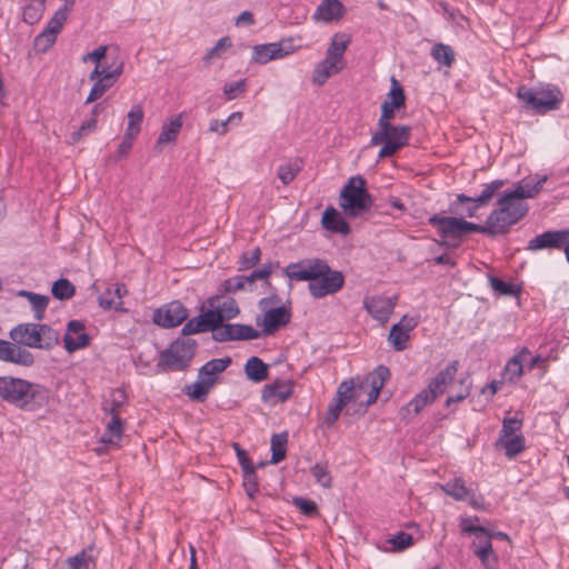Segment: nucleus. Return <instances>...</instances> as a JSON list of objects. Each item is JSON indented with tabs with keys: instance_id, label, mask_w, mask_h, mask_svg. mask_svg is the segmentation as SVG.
Returning <instances> with one entry per match:
<instances>
[{
	"instance_id": "16",
	"label": "nucleus",
	"mask_w": 569,
	"mask_h": 569,
	"mask_svg": "<svg viewBox=\"0 0 569 569\" xmlns=\"http://www.w3.org/2000/svg\"><path fill=\"white\" fill-rule=\"evenodd\" d=\"M569 243V229L550 230L532 238L527 246L529 251H539L543 249H562Z\"/></svg>"
},
{
	"instance_id": "63",
	"label": "nucleus",
	"mask_w": 569,
	"mask_h": 569,
	"mask_svg": "<svg viewBox=\"0 0 569 569\" xmlns=\"http://www.w3.org/2000/svg\"><path fill=\"white\" fill-rule=\"evenodd\" d=\"M67 21L66 16H63L62 12L56 11L51 19L49 20L47 27L44 30L52 33L53 36L58 37L60 31L63 28L64 22Z\"/></svg>"
},
{
	"instance_id": "57",
	"label": "nucleus",
	"mask_w": 569,
	"mask_h": 569,
	"mask_svg": "<svg viewBox=\"0 0 569 569\" xmlns=\"http://www.w3.org/2000/svg\"><path fill=\"white\" fill-rule=\"evenodd\" d=\"M57 37L52 33L43 30L40 34H38L34 39V48L38 52L48 51L56 42Z\"/></svg>"
},
{
	"instance_id": "50",
	"label": "nucleus",
	"mask_w": 569,
	"mask_h": 569,
	"mask_svg": "<svg viewBox=\"0 0 569 569\" xmlns=\"http://www.w3.org/2000/svg\"><path fill=\"white\" fill-rule=\"evenodd\" d=\"M431 57L445 67H451L455 62V51L448 44L437 43L431 49Z\"/></svg>"
},
{
	"instance_id": "22",
	"label": "nucleus",
	"mask_w": 569,
	"mask_h": 569,
	"mask_svg": "<svg viewBox=\"0 0 569 569\" xmlns=\"http://www.w3.org/2000/svg\"><path fill=\"white\" fill-rule=\"evenodd\" d=\"M390 377V371L386 366H378L373 372L368 375L363 381H361L359 389H369L367 405L376 402L381 388Z\"/></svg>"
},
{
	"instance_id": "45",
	"label": "nucleus",
	"mask_w": 569,
	"mask_h": 569,
	"mask_svg": "<svg viewBox=\"0 0 569 569\" xmlns=\"http://www.w3.org/2000/svg\"><path fill=\"white\" fill-rule=\"evenodd\" d=\"M144 112L140 104H133L127 114V128L124 133L137 138L141 131Z\"/></svg>"
},
{
	"instance_id": "49",
	"label": "nucleus",
	"mask_w": 569,
	"mask_h": 569,
	"mask_svg": "<svg viewBox=\"0 0 569 569\" xmlns=\"http://www.w3.org/2000/svg\"><path fill=\"white\" fill-rule=\"evenodd\" d=\"M288 436L286 432L273 435L271 438V460L276 465L284 459L287 452Z\"/></svg>"
},
{
	"instance_id": "23",
	"label": "nucleus",
	"mask_w": 569,
	"mask_h": 569,
	"mask_svg": "<svg viewBox=\"0 0 569 569\" xmlns=\"http://www.w3.org/2000/svg\"><path fill=\"white\" fill-rule=\"evenodd\" d=\"M291 319V312L284 306H277L264 310L262 320V332L263 335H271L281 327L289 323Z\"/></svg>"
},
{
	"instance_id": "38",
	"label": "nucleus",
	"mask_w": 569,
	"mask_h": 569,
	"mask_svg": "<svg viewBox=\"0 0 569 569\" xmlns=\"http://www.w3.org/2000/svg\"><path fill=\"white\" fill-rule=\"evenodd\" d=\"M497 447L505 449L507 458L513 459L526 449V440L522 435H515L506 438H498Z\"/></svg>"
},
{
	"instance_id": "15",
	"label": "nucleus",
	"mask_w": 569,
	"mask_h": 569,
	"mask_svg": "<svg viewBox=\"0 0 569 569\" xmlns=\"http://www.w3.org/2000/svg\"><path fill=\"white\" fill-rule=\"evenodd\" d=\"M221 322V316L213 313L209 307L206 311L188 320L182 327V335L190 336L200 332L211 331L212 339L214 340V330H218L219 323Z\"/></svg>"
},
{
	"instance_id": "46",
	"label": "nucleus",
	"mask_w": 569,
	"mask_h": 569,
	"mask_svg": "<svg viewBox=\"0 0 569 569\" xmlns=\"http://www.w3.org/2000/svg\"><path fill=\"white\" fill-rule=\"evenodd\" d=\"M232 360L230 357L217 358L206 362L199 370V377L217 378V375L223 372Z\"/></svg>"
},
{
	"instance_id": "54",
	"label": "nucleus",
	"mask_w": 569,
	"mask_h": 569,
	"mask_svg": "<svg viewBox=\"0 0 569 569\" xmlns=\"http://www.w3.org/2000/svg\"><path fill=\"white\" fill-rule=\"evenodd\" d=\"M385 101L398 109L405 106L406 96L403 89L393 77L391 78V90L388 94V99Z\"/></svg>"
},
{
	"instance_id": "37",
	"label": "nucleus",
	"mask_w": 569,
	"mask_h": 569,
	"mask_svg": "<svg viewBox=\"0 0 569 569\" xmlns=\"http://www.w3.org/2000/svg\"><path fill=\"white\" fill-rule=\"evenodd\" d=\"M244 373L248 380L259 383L269 378V367L259 357H250L244 365Z\"/></svg>"
},
{
	"instance_id": "32",
	"label": "nucleus",
	"mask_w": 569,
	"mask_h": 569,
	"mask_svg": "<svg viewBox=\"0 0 569 569\" xmlns=\"http://www.w3.org/2000/svg\"><path fill=\"white\" fill-rule=\"evenodd\" d=\"M437 398L427 388L417 393L411 401L400 409L403 418H411L420 413L427 406L435 402Z\"/></svg>"
},
{
	"instance_id": "24",
	"label": "nucleus",
	"mask_w": 569,
	"mask_h": 569,
	"mask_svg": "<svg viewBox=\"0 0 569 569\" xmlns=\"http://www.w3.org/2000/svg\"><path fill=\"white\" fill-rule=\"evenodd\" d=\"M346 9L339 0H323L312 14L316 22L332 23L342 19Z\"/></svg>"
},
{
	"instance_id": "42",
	"label": "nucleus",
	"mask_w": 569,
	"mask_h": 569,
	"mask_svg": "<svg viewBox=\"0 0 569 569\" xmlns=\"http://www.w3.org/2000/svg\"><path fill=\"white\" fill-rule=\"evenodd\" d=\"M530 355V351L527 348H522L521 351L512 357L506 365L505 372L510 382H515L518 380L523 373V362L527 360V357Z\"/></svg>"
},
{
	"instance_id": "36",
	"label": "nucleus",
	"mask_w": 569,
	"mask_h": 569,
	"mask_svg": "<svg viewBox=\"0 0 569 569\" xmlns=\"http://www.w3.org/2000/svg\"><path fill=\"white\" fill-rule=\"evenodd\" d=\"M321 222L323 228L331 232H338L341 234H348L350 232L349 223L332 207H329L323 211Z\"/></svg>"
},
{
	"instance_id": "14",
	"label": "nucleus",
	"mask_w": 569,
	"mask_h": 569,
	"mask_svg": "<svg viewBox=\"0 0 569 569\" xmlns=\"http://www.w3.org/2000/svg\"><path fill=\"white\" fill-rule=\"evenodd\" d=\"M259 337L260 332L250 325L220 322L218 330H214V341L218 342L253 340Z\"/></svg>"
},
{
	"instance_id": "30",
	"label": "nucleus",
	"mask_w": 569,
	"mask_h": 569,
	"mask_svg": "<svg viewBox=\"0 0 569 569\" xmlns=\"http://www.w3.org/2000/svg\"><path fill=\"white\" fill-rule=\"evenodd\" d=\"M429 223L437 227L442 238L461 237V219L456 217H439L437 214L429 218Z\"/></svg>"
},
{
	"instance_id": "8",
	"label": "nucleus",
	"mask_w": 569,
	"mask_h": 569,
	"mask_svg": "<svg viewBox=\"0 0 569 569\" xmlns=\"http://www.w3.org/2000/svg\"><path fill=\"white\" fill-rule=\"evenodd\" d=\"M517 96L528 108L537 113L557 110L563 100L561 91L555 86L541 89L522 86L518 89Z\"/></svg>"
},
{
	"instance_id": "1",
	"label": "nucleus",
	"mask_w": 569,
	"mask_h": 569,
	"mask_svg": "<svg viewBox=\"0 0 569 569\" xmlns=\"http://www.w3.org/2000/svg\"><path fill=\"white\" fill-rule=\"evenodd\" d=\"M0 398L23 410H36L48 402L49 392L39 383L11 376L0 377Z\"/></svg>"
},
{
	"instance_id": "35",
	"label": "nucleus",
	"mask_w": 569,
	"mask_h": 569,
	"mask_svg": "<svg viewBox=\"0 0 569 569\" xmlns=\"http://www.w3.org/2000/svg\"><path fill=\"white\" fill-rule=\"evenodd\" d=\"M342 69L343 64H339L326 57L315 66L312 71V82L315 84L322 86L331 76L339 73Z\"/></svg>"
},
{
	"instance_id": "43",
	"label": "nucleus",
	"mask_w": 569,
	"mask_h": 569,
	"mask_svg": "<svg viewBox=\"0 0 569 569\" xmlns=\"http://www.w3.org/2000/svg\"><path fill=\"white\" fill-rule=\"evenodd\" d=\"M47 0H27L22 8V20L28 24L40 21L46 10Z\"/></svg>"
},
{
	"instance_id": "51",
	"label": "nucleus",
	"mask_w": 569,
	"mask_h": 569,
	"mask_svg": "<svg viewBox=\"0 0 569 569\" xmlns=\"http://www.w3.org/2000/svg\"><path fill=\"white\" fill-rule=\"evenodd\" d=\"M310 473L322 488L330 489L332 487V477L327 462H317L310 468Z\"/></svg>"
},
{
	"instance_id": "20",
	"label": "nucleus",
	"mask_w": 569,
	"mask_h": 569,
	"mask_svg": "<svg viewBox=\"0 0 569 569\" xmlns=\"http://www.w3.org/2000/svg\"><path fill=\"white\" fill-rule=\"evenodd\" d=\"M90 342V337L84 332V323L80 320H71L67 325V331L63 336L64 348L69 353L86 348Z\"/></svg>"
},
{
	"instance_id": "13",
	"label": "nucleus",
	"mask_w": 569,
	"mask_h": 569,
	"mask_svg": "<svg viewBox=\"0 0 569 569\" xmlns=\"http://www.w3.org/2000/svg\"><path fill=\"white\" fill-rule=\"evenodd\" d=\"M295 386L291 379H276L263 386L261 401L270 406L283 403L292 397Z\"/></svg>"
},
{
	"instance_id": "6",
	"label": "nucleus",
	"mask_w": 569,
	"mask_h": 569,
	"mask_svg": "<svg viewBox=\"0 0 569 569\" xmlns=\"http://www.w3.org/2000/svg\"><path fill=\"white\" fill-rule=\"evenodd\" d=\"M10 339L22 348L49 350L59 342L58 332L48 325L19 323L9 331Z\"/></svg>"
},
{
	"instance_id": "61",
	"label": "nucleus",
	"mask_w": 569,
	"mask_h": 569,
	"mask_svg": "<svg viewBox=\"0 0 569 569\" xmlns=\"http://www.w3.org/2000/svg\"><path fill=\"white\" fill-rule=\"evenodd\" d=\"M389 542L395 547V549L401 551L412 546L413 538L408 532L399 531L391 539H389Z\"/></svg>"
},
{
	"instance_id": "34",
	"label": "nucleus",
	"mask_w": 569,
	"mask_h": 569,
	"mask_svg": "<svg viewBox=\"0 0 569 569\" xmlns=\"http://www.w3.org/2000/svg\"><path fill=\"white\" fill-rule=\"evenodd\" d=\"M127 295L126 287H106V290L99 295V306L106 310H123L122 297Z\"/></svg>"
},
{
	"instance_id": "52",
	"label": "nucleus",
	"mask_w": 569,
	"mask_h": 569,
	"mask_svg": "<svg viewBox=\"0 0 569 569\" xmlns=\"http://www.w3.org/2000/svg\"><path fill=\"white\" fill-rule=\"evenodd\" d=\"M300 170L301 164L298 160L289 161L278 167L277 176L281 182L287 186L295 180Z\"/></svg>"
},
{
	"instance_id": "3",
	"label": "nucleus",
	"mask_w": 569,
	"mask_h": 569,
	"mask_svg": "<svg viewBox=\"0 0 569 569\" xmlns=\"http://www.w3.org/2000/svg\"><path fill=\"white\" fill-rule=\"evenodd\" d=\"M528 211L529 206L525 201L515 197L511 191H505L498 200V208L487 218L490 236L506 234Z\"/></svg>"
},
{
	"instance_id": "27",
	"label": "nucleus",
	"mask_w": 569,
	"mask_h": 569,
	"mask_svg": "<svg viewBox=\"0 0 569 569\" xmlns=\"http://www.w3.org/2000/svg\"><path fill=\"white\" fill-rule=\"evenodd\" d=\"M208 306L212 309L213 313L221 316V322L230 320L239 313L237 301L231 297L216 296L209 298Z\"/></svg>"
},
{
	"instance_id": "9",
	"label": "nucleus",
	"mask_w": 569,
	"mask_h": 569,
	"mask_svg": "<svg viewBox=\"0 0 569 569\" xmlns=\"http://www.w3.org/2000/svg\"><path fill=\"white\" fill-rule=\"evenodd\" d=\"M410 138V127L388 124L386 129L377 128L372 133L370 143L372 146L382 144L378 158L392 157L398 150L403 148Z\"/></svg>"
},
{
	"instance_id": "47",
	"label": "nucleus",
	"mask_w": 569,
	"mask_h": 569,
	"mask_svg": "<svg viewBox=\"0 0 569 569\" xmlns=\"http://www.w3.org/2000/svg\"><path fill=\"white\" fill-rule=\"evenodd\" d=\"M441 489L457 501L469 499L470 489L465 485L462 478H455L441 486Z\"/></svg>"
},
{
	"instance_id": "7",
	"label": "nucleus",
	"mask_w": 569,
	"mask_h": 569,
	"mask_svg": "<svg viewBox=\"0 0 569 569\" xmlns=\"http://www.w3.org/2000/svg\"><path fill=\"white\" fill-rule=\"evenodd\" d=\"M365 186V179L357 176L350 178L342 188L339 204L348 217H359L371 208L372 198Z\"/></svg>"
},
{
	"instance_id": "33",
	"label": "nucleus",
	"mask_w": 569,
	"mask_h": 569,
	"mask_svg": "<svg viewBox=\"0 0 569 569\" xmlns=\"http://www.w3.org/2000/svg\"><path fill=\"white\" fill-rule=\"evenodd\" d=\"M119 79V71L113 73H106L102 77L96 79H89L93 81V86L86 99V103H92L99 100L110 88H112Z\"/></svg>"
},
{
	"instance_id": "59",
	"label": "nucleus",
	"mask_w": 569,
	"mask_h": 569,
	"mask_svg": "<svg viewBox=\"0 0 569 569\" xmlns=\"http://www.w3.org/2000/svg\"><path fill=\"white\" fill-rule=\"evenodd\" d=\"M292 502L305 516L313 517L318 515L317 505L312 500L302 497H296L293 498Z\"/></svg>"
},
{
	"instance_id": "18",
	"label": "nucleus",
	"mask_w": 569,
	"mask_h": 569,
	"mask_svg": "<svg viewBox=\"0 0 569 569\" xmlns=\"http://www.w3.org/2000/svg\"><path fill=\"white\" fill-rule=\"evenodd\" d=\"M505 184L503 180H493L485 187L478 197H468L463 193L457 196V201L460 203L468 202L469 207L466 209V216L473 217L480 207H483L490 202L495 193L502 188Z\"/></svg>"
},
{
	"instance_id": "44",
	"label": "nucleus",
	"mask_w": 569,
	"mask_h": 569,
	"mask_svg": "<svg viewBox=\"0 0 569 569\" xmlns=\"http://www.w3.org/2000/svg\"><path fill=\"white\" fill-rule=\"evenodd\" d=\"M18 296L26 297L29 300L32 310L34 311V319L41 321L44 317V311L49 303V297L27 290H20Z\"/></svg>"
},
{
	"instance_id": "62",
	"label": "nucleus",
	"mask_w": 569,
	"mask_h": 569,
	"mask_svg": "<svg viewBox=\"0 0 569 569\" xmlns=\"http://www.w3.org/2000/svg\"><path fill=\"white\" fill-rule=\"evenodd\" d=\"M396 109L398 108L392 107L390 103L383 101L381 104V116L378 120L377 128H382L385 130L388 124H391V121L395 118Z\"/></svg>"
},
{
	"instance_id": "40",
	"label": "nucleus",
	"mask_w": 569,
	"mask_h": 569,
	"mask_svg": "<svg viewBox=\"0 0 569 569\" xmlns=\"http://www.w3.org/2000/svg\"><path fill=\"white\" fill-rule=\"evenodd\" d=\"M124 421L120 417H111L101 437V442L118 446L123 435Z\"/></svg>"
},
{
	"instance_id": "56",
	"label": "nucleus",
	"mask_w": 569,
	"mask_h": 569,
	"mask_svg": "<svg viewBox=\"0 0 569 569\" xmlns=\"http://www.w3.org/2000/svg\"><path fill=\"white\" fill-rule=\"evenodd\" d=\"M522 427V420L519 418H508L506 417L502 421V428L499 433V438H506L515 436L517 431H519Z\"/></svg>"
},
{
	"instance_id": "26",
	"label": "nucleus",
	"mask_w": 569,
	"mask_h": 569,
	"mask_svg": "<svg viewBox=\"0 0 569 569\" xmlns=\"http://www.w3.org/2000/svg\"><path fill=\"white\" fill-rule=\"evenodd\" d=\"M188 317L187 310L180 305H170L166 310H158L154 322L164 328L179 326Z\"/></svg>"
},
{
	"instance_id": "17",
	"label": "nucleus",
	"mask_w": 569,
	"mask_h": 569,
	"mask_svg": "<svg viewBox=\"0 0 569 569\" xmlns=\"http://www.w3.org/2000/svg\"><path fill=\"white\" fill-rule=\"evenodd\" d=\"M0 361L30 367L34 363V357L18 343L0 339Z\"/></svg>"
},
{
	"instance_id": "53",
	"label": "nucleus",
	"mask_w": 569,
	"mask_h": 569,
	"mask_svg": "<svg viewBox=\"0 0 569 569\" xmlns=\"http://www.w3.org/2000/svg\"><path fill=\"white\" fill-rule=\"evenodd\" d=\"M231 40L229 37H223L217 41V43L208 50L203 57V62L209 66L213 60L220 58L231 47Z\"/></svg>"
},
{
	"instance_id": "39",
	"label": "nucleus",
	"mask_w": 569,
	"mask_h": 569,
	"mask_svg": "<svg viewBox=\"0 0 569 569\" xmlns=\"http://www.w3.org/2000/svg\"><path fill=\"white\" fill-rule=\"evenodd\" d=\"M472 519H461V529L468 535H475L476 537L485 536L488 539H500L510 542V538L506 532L492 531L482 526H476L471 523Z\"/></svg>"
},
{
	"instance_id": "29",
	"label": "nucleus",
	"mask_w": 569,
	"mask_h": 569,
	"mask_svg": "<svg viewBox=\"0 0 569 569\" xmlns=\"http://www.w3.org/2000/svg\"><path fill=\"white\" fill-rule=\"evenodd\" d=\"M547 181V176H538L536 178H528L519 181L513 190H510L515 197L523 201L536 197L542 189L543 183Z\"/></svg>"
},
{
	"instance_id": "10",
	"label": "nucleus",
	"mask_w": 569,
	"mask_h": 569,
	"mask_svg": "<svg viewBox=\"0 0 569 569\" xmlns=\"http://www.w3.org/2000/svg\"><path fill=\"white\" fill-rule=\"evenodd\" d=\"M197 342L193 339H178L160 356V362L172 370L186 369L196 352Z\"/></svg>"
},
{
	"instance_id": "2",
	"label": "nucleus",
	"mask_w": 569,
	"mask_h": 569,
	"mask_svg": "<svg viewBox=\"0 0 569 569\" xmlns=\"http://www.w3.org/2000/svg\"><path fill=\"white\" fill-rule=\"evenodd\" d=\"M284 273L291 281L297 282L320 280V284L345 283L342 272L331 270L327 261L319 258H307L289 263L284 268Z\"/></svg>"
},
{
	"instance_id": "41",
	"label": "nucleus",
	"mask_w": 569,
	"mask_h": 569,
	"mask_svg": "<svg viewBox=\"0 0 569 569\" xmlns=\"http://www.w3.org/2000/svg\"><path fill=\"white\" fill-rule=\"evenodd\" d=\"M127 403V395L121 389L111 390L109 398L102 403V410L104 413L111 417H119L122 407Z\"/></svg>"
},
{
	"instance_id": "25",
	"label": "nucleus",
	"mask_w": 569,
	"mask_h": 569,
	"mask_svg": "<svg viewBox=\"0 0 569 569\" xmlns=\"http://www.w3.org/2000/svg\"><path fill=\"white\" fill-rule=\"evenodd\" d=\"M459 369V361L452 360L450 363L446 366L442 370H440L437 376L431 379V381L426 387L429 392L435 395L436 398L443 395L447 387L453 381Z\"/></svg>"
},
{
	"instance_id": "11",
	"label": "nucleus",
	"mask_w": 569,
	"mask_h": 569,
	"mask_svg": "<svg viewBox=\"0 0 569 569\" xmlns=\"http://www.w3.org/2000/svg\"><path fill=\"white\" fill-rule=\"evenodd\" d=\"M397 302V295L390 297L371 296L363 299V307L375 320L385 325L389 321Z\"/></svg>"
},
{
	"instance_id": "64",
	"label": "nucleus",
	"mask_w": 569,
	"mask_h": 569,
	"mask_svg": "<svg viewBox=\"0 0 569 569\" xmlns=\"http://www.w3.org/2000/svg\"><path fill=\"white\" fill-rule=\"evenodd\" d=\"M90 557L84 550L67 559L69 569H88Z\"/></svg>"
},
{
	"instance_id": "60",
	"label": "nucleus",
	"mask_w": 569,
	"mask_h": 569,
	"mask_svg": "<svg viewBox=\"0 0 569 569\" xmlns=\"http://www.w3.org/2000/svg\"><path fill=\"white\" fill-rule=\"evenodd\" d=\"M247 80L241 79L236 82L226 83L223 86V93L227 96L229 100H233L238 98L241 93L246 91Z\"/></svg>"
},
{
	"instance_id": "5",
	"label": "nucleus",
	"mask_w": 569,
	"mask_h": 569,
	"mask_svg": "<svg viewBox=\"0 0 569 569\" xmlns=\"http://www.w3.org/2000/svg\"><path fill=\"white\" fill-rule=\"evenodd\" d=\"M528 211L529 206L525 201L515 197L511 191H505L498 200V208L487 218L490 236L506 234Z\"/></svg>"
},
{
	"instance_id": "12",
	"label": "nucleus",
	"mask_w": 569,
	"mask_h": 569,
	"mask_svg": "<svg viewBox=\"0 0 569 569\" xmlns=\"http://www.w3.org/2000/svg\"><path fill=\"white\" fill-rule=\"evenodd\" d=\"M359 397L360 395H357L352 380L342 381L338 387L335 399L328 406L323 422L327 426H332L338 420L340 412L347 402Z\"/></svg>"
},
{
	"instance_id": "55",
	"label": "nucleus",
	"mask_w": 569,
	"mask_h": 569,
	"mask_svg": "<svg viewBox=\"0 0 569 569\" xmlns=\"http://www.w3.org/2000/svg\"><path fill=\"white\" fill-rule=\"evenodd\" d=\"M270 273H271V267L264 264L260 269L252 270L250 272V274L247 277H237L234 284H246V283L254 282L257 280H267L268 277L270 276Z\"/></svg>"
},
{
	"instance_id": "31",
	"label": "nucleus",
	"mask_w": 569,
	"mask_h": 569,
	"mask_svg": "<svg viewBox=\"0 0 569 569\" xmlns=\"http://www.w3.org/2000/svg\"><path fill=\"white\" fill-rule=\"evenodd\" d=\"M216 382L217 378H202L198 376L196 382L184 386L183 393L192 401L204 402Z\"/></svg>"
},
{
	"instance_id": "48",
	"label": "nucleus",
	"mask_w": 569,
	"mask_h": 569,
	"mask_svg": "<svg viewBox=\"0 0 569 569\" xmlns=\"http://www.w3.org/2000/svg\"><path fill=\"white\" fill-rule=\"evenodd\" d=\"M347 47L348 41L343 39V36L336 34L326 51V57L339 64H343V54Z\"/></svg>"
},
{
	"instance_id": "28",
	"label": "nucleus",
	"mask_w": 569,
	"mask_h": 569,
	"mask_svg": "<svg viewBox=\"0 0 569 569\" xmlns=\"http://www.w3.org/2000/svg\"><path fill=\"white\" fill-rule=\"evenodd\" d=\"M182 114H178L164 122L154 144V149L161 151L166 144L174 143L182 128Z\"/></svg>"
},
{
	"instance_id": "19",
	"label": "nucleus",
	"mask_w": 569,
	"mask_h": 569,
	"mask_svg": "<svg viewBox=\"0 0 569 569\" xmlns=\"http://www.w3.org/2000/svg\"><path fill=\"white\" fill-rule=\"evenodd\" d=\"M418 319L415 317L403 316L398 323H395L389 332L388 341L397 351L407 349L409 341V332L418 326Z\"/></svg>"
},
{
	"instance_id": "4",
	"label": "nucleus",
	"mask_w": 569,
	"mask_h": 569,
	"mask_svg": "<svg viewBox=\"0 0 569 569\" xmlns=\"http://www.w3.org/2000/svg\"><path fill=\"white\" fill-rule=\"evenodd\" d=\"M528 211L529 206L525 201L515 197L511 191H505L498 200V208L487 218L490 236L506 234Z\"/></svg>"
},
{
	"instance_id": "58",
	"label": "nucleus",
	"mask_w": 569,
	"mask_h": 569,
	"mask_svg": "<svg viewBox=\"0 0 569 569\" xmlns=\"http://www.w3.org/2000/svg\"><path fill=\"white\" fill-rule=\"evenodd\" d=\"M261 257V250L259 247L253 248L250 251L243 252L240 258V269L241 270H248L256 266Z\"/></svg>"
},
{
	"instance_id": "21",
	"label": "nucleus",
	"mask_w": 569,
	"mask_h": 569,
	"mask_svg": "<svg viewBox=\"0 0 569 569\" xmlns=\"http://www.w3.org/2000/svg\"><path fill=\"white\" fill-rule=\"evenodd\" d=\"M293 52V49L286 48L282 43L257 44L252 48V62L266 64L271 60L284 58Z\"/></svg>"
}]
</instances>
